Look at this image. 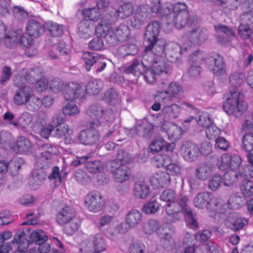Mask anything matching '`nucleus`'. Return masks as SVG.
I'll use <instances>...</instances> for the list:
<instances>
[{
	"label": "nucleus",
	"mask_w": 253,
	"mask_h": 253,
	"mask_svg": "<svg viewBox=\"0 0 253 253\" xmlns=\"http://www.w3.org/2000/svg\"><path fill=\"white\" fill-rule=\"evenodd\" d=\"M31 121L32 117L31 115L27 112H24L21 114L16 123H13V125L16 127L20 126L23 128H25L30 124Z\"/></svg>",
	"instance_id": "052dcab7"
},
{
	"label": "nucleus",
	"mask_w": 253,
	"mask_h": 253,
	"mask_svg": "<svg viewBox=\"0 0 253 253\" xmlns=\"http://www.w3.org/2000/svg\"><path fill=\"white\" fill-rule=\"evenodd\" d=\"M248 223V219L243 217H237L235 218L229 217L225 221V226L228 228L235 232L243 229Z\"/></svg>",
	"instance_id": "2f4dec72"
},
{
	"label": "nucleus",
	"mask_w": 253,
	"mask_h": 253,
	"mask_svg": "<svg viewBox=\"0 0 253 253\" xmlns=\"http://www.w3.org/2000/svg\"><path fill=\"white\" fill-rule=\"evenodd\" d=\"M151 184L156 188L168 186L170 182V177L166 171H158L150 177Z\"/></svg>",
	"instance_id": "a211bd4d"
},
{
	"label": "nucleus",
	"mask_w": 253,
	"mask_h": 253,
	"mask_svg": "<svg viewBox=\"0 0 253 253\" xmlns=\"http://www.w3.org/2000/svg\"><path fill=\"white\" fill-rule=\"evenodd\" d=\"M82 57L87 71H89L92 67V69L96 72H100L106 66L103 57L97 53L85 52L83 53Z\"/></svg>",
	"instance_id": "20e7f679"
},
{
	"label": "nucleus",
	"mask_w": 253,
	"mask_h": 253,
	"mask_svg": "<svg viewBox=\"0 0 253 253\" xmlns=\"http://www.w3.org/2000/svg\"><path fill=\"white\" fill-rule=\"evenodd\" d=\"M104 98L111 105L118 104L121 101L117 91L113 88H110L106 91Z\"/></svg>",
	"instance_id": "49530a36"
},
{
	"label": "nucleus",
	"mask_w": 253,
	"mask_h": 253,
	"mask_svg": "<svg viewBox=\"0 0 253 253\" xmlns=\"http://www.w3.org/2000/svg\"><path fill=\"white\" fill-rule=\"evenodd\" d=\"M92 242L94 247V253H100L106 249V244L102 234H95L93 237Z\"/></svg>",
	"instance_id": "a19ab883"
},
{
	"label": "nucleus",
	"mask_w": 253,
	"mask_h": 253,
	"mask_svg": "<svg viewBox=\"0 0 253 253\" xmlns=\"http://www.w3.org/2000/svg\"><path fill=\"white\" fill-rule=\"evenodd\" d=\"M240 23L253 27V11L244 12L240 16Z\"/></svg>",
	"instance_id": "338daca9"
},
{
	"label": "nucleus",
	"mask_w": 253,
	"mask_h": 253,
	"mask_svg": "<svg viewBox=\"0 0 253 253\" xmlns=\"http://www.w3.org/2000/svg\"><path fill=\"white\" fill-rule=\"evenodd\" d=\"M245 202L244 196L240 193L236 192L230 195L227 206L229 209L238 210L243 207Z\"/></svg>",
	"instance_id": "473e14b6"
},
{
	"label": "nucleus",
	"mask_w": 253,
	"mask_h": 253,
	"mask_svg": "<svg viewBox=\"0 0 253 253\" xmlns=\"http://www.w3.org/2000/svg\"><path fill=\"white\" fill-rule=\"evenodd\" d=\"M183 92L182 86L177 82H171L168 89L158 92V100L162 103H169L172 102L173 97Z\"/></svg>",
	"instance_id": "423d86ee"
},
{
	"label": "nucleus",
	"mask_w": 253,
	"mask_h": 253,
	"mask_svg": "<svg viewBox=\"0 0 253 253\" xmlns=\"http://www.w3.org/2000/svg\"><path fill=\"white\" fill-rule=\"evenodd\" d=\"M32 94L33 91L30 87L24 86L20 87L13 97L14 102L17 105L25 104L29 101Z\"/></svg>",
	"instance_id": "aec40b11"
},
{
	"label": "nucleus",
	"mask_w": 253,
	"mask_h": 253,
	"mask_svg": "<svg viewBox=\"0 0 253 253\" xmlns=\"http://www.w3.org/2000/svg\"><path fill=\"white\" fill-rule=\"evenodd\" d=\"M171 17L172 24L178 29H182L186 26H191L194 22V18L190 16L188 11H184Z\"/></svg>",
	"instance_id": "f3484780"
},
{
	"label": "nucleus",
	"mask_w": 253,
	"mask_h": 253,
	"mask_svg": "<svg viewBox=\"0 0 253 253\" xmlns=\"http://www.w3.org/2000/svg\"><path fill=\"white\" fill-rule=\"evenodd\" d=\"M224 111L229 115L239 118L247 110L248 104L244 100V94L236 88H232L226 94L222 103Z\"/></svg>",
	"instance_id": "f03ea898"
},
{
	"label": "nucleus",
	"mask_w": 253,
	"mask_h": 253,
	"mask_svg": "<svg viewBox=\"0 0 253 253\" xmlns=\"http://www.w3.org/2000/svg\"><path fill=\"white\" fill-rule=\"evenodd\" d=\"M169 162V158L167 155H159L154 157L153 159L154 165L158 168H167Z\"/></svg>",
	"instance_id": "0e129e2a"
},
{
	"label": "nucleus",
	"mask_w": 253,
	"mask_h": 253,
	"mask_svg": "<svg viewBox=\"0 0 253 253\" xmlns=\"http://www.w3.org/2000/svg\"><path fill=\"white\" fill-rule=\"evenodd\" d=\"M31 230L30 227L18 229L14 235V241L21 239V246L24 249H27L31 243L35 242L39 246L38 253H47V236L42 230H34L31 233Z\"/></svg>",
	"instance_id": "f257e3e1"
},
{
	"label": "nucleus",
	"mask_w": 253,
	"mask_h": 253,
	"mask_svg": "<svg viewBox=\"0 0 253 253\" xmlns=\"http://www.w3.org/2000/svg\"><path fill=\"white\" fill-rule=\"evenodd\" d=\"M128 228L125 226V224L121 222L116 225L110 226L108 229V233L111 236H116L120 234H123L127 232Z\"/></svg>",
	"instance_id": "5fc2aeb1"
},
{
	"label": "nucleus",
	"mask_w": 253,
	"mask_h": 253,
	"mask_svg": "<svg viewBox=\"0 0 253 253\" xmlns=\"http://www.w3.org/2000/svg\"><path fill=\"white\" fill-rule=\"evenodd\" d=\"M238 178V173L235 171H228L224 175L223 184L225 186H230L234 184Z\"/></svg>",
	"instance_id": "e2e57ef3"
},
{
	"label": "nucleus",
	"mask_w": 253,
	"mask_h": 253,
	"mask_svg": "<svg viewBox=\"0 0 253 253\" xmlns=\"http://www.w3.org/2000/svg\"><path fill=\"white\" fill-rule=\"evenodd\" d=\"M85 168L90 173H97L103 170V165L98 160L88 161L85 164Z\"/></svg>",
	"instance_id": "603ef678"
},
{
	"label": "nucleus",
	"mask_w": 253,
	"mask_h": 253,
	"mask_svg": "<svg viewBox=\"0 0 253 253\" xmlns=\"http://www.w3.org/2000/svg\"><path fill=\"white\" fill-rule=\"evenodd\" d=\"M95 127L84 129L80 132L78 135L79 142L84 145L91 146L96 144L99 140L100 134Z\"/></svg>",
	"instance_id": "9d476101"
},
{
	"label": "nucleus",
	"mask_w": 253,
	"mask_h": 253,
	"mask_svg": "<svg viewBox=\"0 0 253 253\" xmlns=\"http://www.w3.org/2000/svg\"><path fill=\"white\" fill-rule=\"evenodd\" d=\"M13 151L21 154L27 152L31 148L30 141L24 136H20L15 144L10 145Z\"/></svg>",
	"instance_id": "72a5a7b5"
},
{
	"label": "nucleus",
	"mask_w": 253,
	"mask_h": 253,
	"mask_svg": "<svg viewBox=\"0 0 253 253\" xmlns=\"http://www.w3.org/2000/svg\"><path fill=\"white\" fill-rule=\"evenodd\" d=\"M5 35L4 43L5 46L9 48H12L19 43V37H18V31L9 32Z\"/></svg>",
	"instance_id": "79ce46f5"
},
{
	"label": "nucleus",
	"mask_w": 253,
	"mask_h": 253,
	"mask_svg": "<svg viewBox=\"0 0 253 253\" xmlns=\"http://www.w3.org/2000/svg\"><path fill=\"white\" fill-rule=\"evenodd\" d=\"M82 15L85 19L95 21L99 19L100 12L97 8H88L82 11Z\"/></svg>",
	"instance_id": "09e8293b"
},
{
	"label": "nucleus",
	"mask_w": 253,
	"mask_h": 253,
	"mask_svg": "<svg viewBox=\"0 0 253 253\" xmlns=\"http://www.w3.org/2000/svg\"><path fill=\"white\" fill-rule=\"evenodd\" d=\"M206 53L202 51H196L189 56V63L197 64L198 65L205 62Z\"/></svg>",
	"instance_id": "bf43d9fd"
},
{
	"label": "nucleus",
	"mask_w": 253,
	"mask_h": 253,
	"mask_svg": "<svg viewBox=\"0 0 253 253\" xmlns=\"http://www.w3.org/2000/svg\"><path fill=\"white\" fill-rule=\"evenodd\" d=\"M173 147V144H168L160 137H158L154 139L149 146L151 151L153 153L158 152L163 149H165L167 151H172Z\"/></svg>",
	"instance_id": "cd10ccee"
},
{
	"label": "nucleus",
	"mask_w": 253,
	"mask_h": 253,
	"mask_svg": "<svg viewBox=\"0 0 253 253\" xmlns=\"http://www.w3.org/2000/svg\"><path fill=\"white\" fill-rule=\"evenodd\" d=\"M65 224L64 233L68 235H72L78 230L81 225V221L78 219L74 218Z\"/></svg>",
	"instance_id": "c03bdc74"
},
{
	"label": "nucleus",
	"mask_w": 253,
	"mask_h": 253,
	"mask_svg": "<svg viewBox=\"0 0 253 253\" xmlns=\"http://www.w3.org/2000/svg\"><path fill=\"white\" fill-rule=\"evenodd\" d=\"M146 247L145 245L140 241L131 243L128 248L129 253H145Z\"/></svg>",
	"instance_id": "774afa93"
},
{
	"label": "nucleus",
	"mask_w": 253,
	"mask_h": 253,
	"mask_svg": "<svg viewBox=\"0 0 253 253\" xmlns=\"http://www.w3.org/2000/svg\"><path fill=\"white\" fill-rule=\"evenodd\" d=\"M48 31L50 35L53 37H58L63 33V27L61 25H59L52 22L48 23Z\"/></svg>",
	"instance_id": "69168bd1"
},
{
	"label": "nucleus",
	"mask_w": 253,
	"mask_h": 253,
	"mask_svg": "<svg viewBox=\"0 0 253 253\" xmlns=\"http://www.w3.org/2000/svg\"><path fill=\"white\" fill-rule=\"evenodd\" d=\"M95 31L96 35L105 39L109 46H115L119 42L118 37H117L114 31L111 29L110 24L104 22L103 19L101 20L97 26L95 27Z\"/></svg>",
	"instance_id": "39448f33"
},
{
	"label": "nucleus",
	"mask_w": 253,
	"mask_h": 253,
	"mask_svg": "<svg viewBox=\"0 0 253 253\" xmlns=\"http://www.w3.org/2000/svg\"><path fill=\"white\" fill-rule=\"evenodd\" d=\"M94 28L93 24L91 21H82L78 24V34L81 38L87 39L93 34Z\"/></svg>",
	"instance_id": "c756f323"
},
{
	"label": "nucleus",
	"mask_w": 253,
	"mask_h": 253,
	"mask_svg": "<svg viewBox=\"0 0 253 253\" xmlns=\"http://www.w3.org/2000/svg\"><path fill=\"white\" fill-rule=\"evenodd\" d=\"M63 95L66 100L72 101L77 98L84 96L85 88L80 84L74 83H70L65 87Z\"/></svg>",
	"instance_id": "f8f14e48"
},
{
	"label": "nucleus",
	"mask_w": 253,
	"mask_h": 253,
	"mask_svg": "<svg viewBox=\"0 0 253 253\" xmlns=\"http://www.w3.org/2000/svg\"><path fill=\"white\" fill-rule=\"evenodd\" d=\"M205 2H210L212 5L221 6L223 8L227 7L229 10H235L237 8V0H233L232 4H229L228 0H203Z\"/></svg>",
	"instance_id": "de8ad7c7"
},
{
	"label": "nucleus",
	"mask_w": 253,
	"mask_h": 253,
	"mask_svg": "<svg viewBox=\"0 0 253 253\" xmlns=\"http://www.w3.org/2000/svg\"><path fill=\"white\" fill-rule=\"evenodd\" d=\"M143 231L146 234H151L156 231L157 234L160 236L161 231H164V228L159 227V222L154 219H150L144 224Z\"/></svg>",
	"instance_id": "4c0bfd02"
},
{
	"label": "nucleus",
	"mask_w": 253,
	"mask_h": 253,
	"mask_svg": "<svg viewBox=\"0 0 253 253\" xmlns=\"http://www.w3.org/2000/svg\"><path fill=\"white\" fill-rule=\"evenodd\" d=\"M212 171L213 167L211 165L201 163L195 169V176L199 180L205 181L211 176Z\"/></svg>",
	"instance_id": "7c9ffc66"
},
{
	"label": "nucleus",
	"mask_w": 253,
	"mask_h": 253,
	"mask_svg": "<svg viewBox=\"0 0 253 253\" xmlns=\"http://www.w3.org/2000/svg\"><path fill=\"white\" fill-rule=\"evenodd\" d=\"M160 29L161 24L159 21L153 20L150 22L146 28L144 33L145 39L151 41L158 38Z\"/></svg>",
	"instance_id": "a878e982"
},
{
	"label": "nucleus",
	"mask_w": 253,
	"mask_h": 253,
	"mask_svg": "<svg viewBox=\"0 0 253 253\" xmlns=\"http://www.w3.org/2000/svg\"><path fill=\"white\" fill-rule=\"evenodd\" d=\"M133 11V6L130 2L124 3L116 10L115 15L118 18L124 19L128 17Z\"/></svg>",
	"instance_id": "ea45409f"
},
{
	"label": "nucleus",
	"mask_w": 253,
	"mask_h": 253,
	"mask_svg": "<svg viewBox=\"0 0 253 253\" xmlns=\"http://www.w3.org/2000/svg\"><path fill=\"white\" fill-rule=\"evenodd\" d=\"M41 77V70L39 68L31 69L27 71L24 75L26 81L32 84L35 83Z\"/></svg>",
	"instance_id": "37998d69"
},
{
	"label": "nucleus",
	"mask_w": 253,
	"mask_h": 253,
	"mask_svg": "<svg viewBox=\"0 0 253 253\" xmlns=\"http://www.w3.org/2000/svg\"><path fill=\"white\" fill-rule=\"evenodd\" d=\"M88 115L94 119L93 121L88 123L87 126L88 127H97L99 126L102 123V117L107 122L109 121V119H114L115 116L111 110L105 111L103 106L99 103H95L91 105L88 108L87 111Z\"/></svg>",
	"instance_id": "7ed1b4c3"
},
{
	"label": "nucleus",
	"mask_w": 253,
	"mask_h": 253,
	"mask_svg": "<svg viewBox=\"0 0 253 253\" xmlns=\"http://www.w3.org/2000/svg\"><path fill=\"white\" fill-rule=\"evenodd\" d=\"M76 211L69 206L62 208L58 212L56 215V221L60 225H64L75 218Z\"/></svg>",
	"instance_id": "6ab92c4d"
},
{
	"label": "nucleus",
	"mask_w": 253,
	"mask_h": 253,
	"mask_svg": "<svg viewBox=\"0 0 253 253\" xmlns=\"http://www.w3.org/2000/svg\"><path fill=\"white\" fill-rule=\"evenodd\" d=\"M166 211L170 222H175L179 220V214L181 211L175 200L167 204Z\"/></svg>",
	"instance_id": "c85d7f7f"
},
{
	"label": "nucleus",
	"mask_w": 253,
	"mask_h": 253,
	"mask_svg": "<svg viewBox=\"0 0 253 253\" xmlns=\"http://www.w3.org/2000/svg\"><path fill=\"white\" fill-rule=\"evenodd\" d=\"M182 53L181 47L177 43L171 42L166 45L165 54L170 62H174L179 60Z\"/></svg>",
	"instance_id": "4be33fe9"
},
{
	"label": "nucleus",
	"mask_w": 253,
	"mask_h": 253,
	"mask_svg": "<svg viewBox=\"0 0 253 253\" xmlns=\"http://www.w3.org/2000/svg\"><path fill=\"white\" fill-rule=\"evenodd\" d=\"M176 202L180 206L181 211L184 214L188 220V224L192 228H198V223L195 218V215L189 207V200L185 195H180L176 199Z\"/></svg>",
	"instance_id": "6e6552de"
},
{
	"label": "nucleus",
	"mask_w": 253,
	"mask_h": 253,
	"mask_svg": "<svg viewBox=\"0 0 253 253\" xmlns=\"http://www.w3.org/2000/svg\"><path fill=\"white\" fill-rule=\"evenodd\" d=\"M224 202L221 198H213L211 196V201L208 210L214 212H222V209H224Z\"/></svg>",
	"instance_id": "4d7b16f0"
},
{
	"label": "nucleus",
	"mask_w": 253,
	"mask_h": 253,
	"mask_svg": "<svg viewBox=\"0 0 253 253\" xmlns=\"http://www.w3.org/2000/svg\"><path fill=\"white\" fill-rule=\"evenodd\" d=\"M162 58L163 57L154 58L152 67L155 70V73L158 75L161 74L170 75L171 72V68L169 64L165 62Z\"/></svg>",
	"instance_id": "bb28decb"
},
{
	"label": "nucleus",
	"mask_w": 253,
	"mask_h": 253,
	"mask_svg": "<svg viewBox=\"0 0 253 253\" xmlns=\"http://www.w3.org/2000/svg\"><path fill=\"white\" fill-rule=\"evenodd\" d=\"M206 64L208 68L217 76H221L226 73V65L223 58L219 54H215L209 56Z\"/></svg>",
	"instance_id": "1a4fd4ad"
},
{
	"label": "nucleus",
	"mask_w": 253,
	"mask_h": 253,
	"mask_svg": "<svg viewBox=\"0 0 253 253\" xmlns=\"http://www.w3.org/2000/svg\"><path fill=\"white\" fill-rule=\"evenodd\" d=\"M85 206L89 211H100L104 204L102 195L97 191H92L85 197Z\"/></svg>",
	"instance_id": "0eeeda50"
},
{
	"label": "nucleus",
	"mask_w": 253,
	"mask_h": 253,
	"mask_svg": "<svg viewBox=\"0 0 253 253\" xmlns=\"http://www.w3.org/2000/svg\"><path fill=\"white\" fill-rule=\"evenodd\" d=\"M116 162L111 163V171L114 174L115 180L118 182H123L129 178L130 174L129 168L126 165L121 164L117 167Z\"/></svg>",
	"instance_id": "4468645a"
},
{
	"label": "nucleus",
	"mask_w": 253,
	"mask_h": 253,
	"mask_svg": "<svg viewBox=\"0 0 253 253\" xmlns=\"http://www.w3.org/2000/svg\"><path fill=\"white\" fill-rule=\"evenodd\" d=\"M142 216L139 211L133 210L128 212L126 216V223L128 228L135 227L141 221Z\"/></svg>",
	"instance_id": "c9c22d12"
},
{
	"label": "nucleus",
	"mask_w": 253,
	"mask_h": 253,
	"mask_svg": "<svg viewBox=\"0 0 253 253\" xmlns=\"http://www.w3.org/2000/svg\"><path fill=\"white\" fill-rule=\"evenodd\" d=\"M114 119H109L108 123L104 125L102 130V137L103 139L110 138L113 139H118L116 136L118 132L116 131L117 125L112 121Z\"/></svg>",
	"instance_id": "f704fd0d"
},
{
	"label": "nucleus",
	"mask_w": 253,
	"mask_h": 253,
	"mask_svg": "<svg viewBox=\"0 0 253 253\" xmlns=\"http://www.w3.org/2000/svg\"><path fill=\"white\" fill-rule=\"evenodd\" d=\"M245 77V75L243 73L234 72L230 76L229 83L235 87L234 88L238 90L237 87L244 83Z\"/></svg>",
	"instance_id": "864d4df0"
},
{
	"label": "nucleus",
	"mask_w": 253,
	"mask_h": 253,
	"mask_svg": "<svg viewBox=\"0 0 253 253\" xmlns=\"http://www.w3.org/2000/svg\"><path fill=\"white\" fill-rule=\"evenodd\" d=\"M242 147L247 152L253 150V132L245 133L242 138Z\"/></svg>",
	"instance_id": "13d9d810"
},
{
	"label": "nucleus",
	"mask_w": 253,
	"mask_h": 253,
	"mask_svg": "<svg viewBox=\"0 0 253 253\" xmlns=\"http://www.w3.org/2000/svg\"><path fill=\"white\" fill-rule=\"evenodd\" d=\"M149 18V14L147 8L145 6L137 8L133 16L130 20L132 27L139 29Z\"/></svg>",
	"instance_id": "2eb2a0df"
},
{
	"label": "nucleus",
	"mask_w": 253,
	"mask_h": 253,
	"mask_svg": "<svg viewBox=\"0 0 253 253\" xmlns=\"http://www.w3.org/2000/svg\"><path fill=\"white\" fill-rule=\"evenodd\" d=\"M180 151L184 159L188 162L195 161L200 152L198 146L190 141L184 142L181 147Z\"/></svg>",
	"instance_id": "ddd939ff"
},
{
	"label": "nucleus",
	"mask_w": 253,
	"mask_h": 253,
	"mask_svg": "<svg viewBox=\"0 0 253 253\" xmlns=\"http://www.w3.org/2000/svg\"><path fill=\"white\" fill-rule=\"evenodd\" d=\"M147 60V55L143 56L142 61L137 60H134L132 64L126 68L125 72L126 74H132L136 77H140L143 74L144 70L146 68V65L144 64V61Z\"/></svg>",
	"instance_id": "5701e85b"
},
{
	"label": "nucleus",
	"mask_w": 253,
	"mask_h": 253,
	"mask_svg": "<svg viewBox=\"0 0 253 253\" xmlns=\"http://www.w3.org/2000/svg\"><path fill=\"white\" fill-rule=\"evenodd\" d=\"M212 194L208 192H203L197 194L193 200L194 206L199 209L206 208L208 210L211 201Z\"/></svg>",
	"instance_id": "b1692460"
},
{
	"label": "nucleus",
	"mask_w": 253,
	"mask_h": 253,
	"mask_svg": "<svg viewBox=\"0 0 253 253\" xmlns=\"http://www.w3.org/2000/svg\"><path fill=\"white\" fill-rule=\"evenodd\" d=\"M160 207V203L154 200L145 203L142 208V211L146 214H154L159 211Z\"/></svg>",
	"instance_id": "6e6d98bb"
},
{
	"label": "nucleus",
	"mask_w": 253,
	"mask_h": 253,
	"mask_svg": "<svg viewBox=\"0 0 253 253\" xmlns=\"http://www.w3.org/2000/svg\"><path fill=\"white\" fill-rule=\"evenodd\" d=\"M26 30L29 36L38 38L44 32L43 25L37 20L32 19L27 22Z\"/></svg>",
	"instance_id": "393cba45"
},
{
	"label": "nucleus",
	"mask_w": 253,
	"mask_h": 253,
	"mask_svg": "<svg viewBox=\"0 0 253 253\" xmlns=\"http://www.w3.org/2000/svg\"><path fill=\"white\" fill-rule=\"evenodd\" d=\"M149 43L146 45L145 52V55L151 54L154 55L155 57H163L164 51L165 52L166 42L162 39L157 38L153 40L147 41Z\"/></svg>",
	"instance_id": "9b49d317"
},
{
	"label": "nucleus",
	"mask_w": 253,
	"mask_h": 253,
	"mask_svg": "<svg viewBox=\"0 0 253 253\" xmlns=\"http://www.w3.org/2000/svg\"><path fill=\"white\" fill-rule=\"evenodd\" d=\"M163 107L161 111L164 118L166 120H173L177 118L181 111L180 107L175 104L162 103Z\"/></svg>",
	"instance_id": "412c9836"
},
{
	"label": "nucleus",
	"mask_w": 253,
	"mask_h": 253,
	"mask_svg": "<svg viewBox=\"0 0 253 253\" xmlns=\"http://www.w3.org/2000/svg\"><path fill=\"white\" fill-rule=\"evenodd\" d=\"M103 86L102 81L97 80H90L87 83L85 89V93L91 95L97 94Z\"/></svg>",
	"instance_id": "58836bf2"
},
{
	"label": "nucleus",
	"mask_w": 253,
	"mask_h": 253,
	"mask_svg": "<svg viewBox=\"0 0 253 253\" xmlns=\"http://www.w3.org/2000/svg\"><path fill=\"white\" fill-rule=\"evenodd\" d=\"M208 36L209 33L206 28L202 27H197L190 31L188 39L193 44H200L207 40Z\"/></svg>",
	"instance_id": "dca6fc26"
},
{
	"label": "nucleus",
	"mask_w": 253,
	"mask_h": 253,
	"mask_svg": "<svg viewBox=\"0 0 253 253\" xmlns=\"http://www.w3.org/2000/svg\"><path fill=\"white\" fill-rule=\"evenodd\" d=\"M243 195L245 197H250L253 195V181L249 180L243 181L240 185Z\"/></svg>",
	"instance_id": "680f3d73"
},
{
	"label": "nucleus",
	"mask_w": 253,
	"mask_h": 253,
	"mask_svg": "<svg viewBox=\"0 0 253 253\" xmlns=\"http://www.w3.org/2000/svg\"><path fill=\"white\" fill-rule=\"evenodd\" d=\"M182 130L181 127L175 124H171L169 127L168 136L172 140L179 139L182 134Z\"/></svg>",
	"instance_id": "8fccbe9b"
},
{
	"label": "nucleus",
	"mask_w": 253,
	"mask_h": 253,
	"mask_svg": "<svg viewBox=\"0 0 253 253\" xmlns=\"http://www.w3.org/2000/svg\"><path fill=\"white\" fill-rule=\"evenodd\" d=\"M34 128L42 137L47 139V122L46 119H40L35 124Z\"/></svg>",
	"instance_id": "a18cd8bd"
},
{
	"label": "nucleus",
	"mask_w": 253,
	"mask_h": 253,
	"mask_svg": "<svg viewBox=\"0 0 253 253\" xmlns=\"http://www.w3.org/2000/svg\"><path fill=\"white\" fill-rule=\"evenodd\" d=\"M119 41H126L127 39L129 34V29L125 24H121L114 30Z\"/></svg>",
	"instance_id": "3c124183"
},
{
	"label": "nucleus",
	"mask_w": 253,
	"mask_h": 253,
	"mask_svg": "<svg viewBox=\"0 0 253 253\" xmlns=\"http://www.w3.org/2000/svg\"><path fill=\"white\" fill-rule=\"evenodd\" d=\"M133 193L136 197L144 199L149 193V187L144 181L137 182L135 183Z\"/></svg>",
	"instance_id": "e433bc0d"
}]
</instances>
